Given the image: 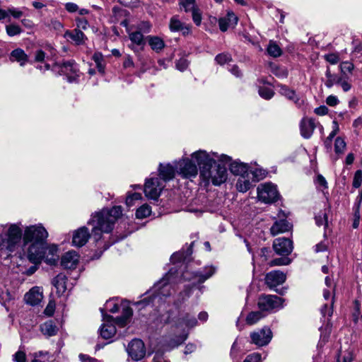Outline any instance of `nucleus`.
Here are the masks:
<instances>
[{"label":"nucleus","mask_w":362,"mask_h":362,"mask_svg":"<svg viewBox=\"0 0 362 362\" xmlns=\"http://www.w3.org/2000/svg\"><path fill=\"white\" fill-rule=\"evenodd\" d=\"M251 341L258 346L267 345L272 339V332L270 328L264 327L250 334Z\"/></svg>","instance_id":"dca6fc26"},{"label":"nucleus","mask_w":362,"mask_h":362,"mask_svg":"<svg viewBox=\"0 0 362 362\" xmlns=\"http://www.w3.org/2000/svg\"><path fill=\"white\" fill-rule=\"evenodd\" d=\"M173 326L175 329H184V328H192L197 324L196 318L189 313L185 314L181 317L173 321ZM187 335L188 334L183 330L182 334L177 336L175 338L165 337L163 339V346H165V349L170 350L177 347L187 339Z\"/></svg>","instance_id":"20e7f679"},{"label":"nucleus","mask_w":362,"mask_h":362,"mask_svg":"<svg viewBox=\"0 0 362 362\" xmlns=\"http://www.w3.org/2000/svg\"><path fill=\"white\" fill-rule=\"evenodd\" d=\"M259 94L262 98L269 100L274 96V92L270 88L260 87L259 88Z\"/></svg>","instance_id":"864d4df0"},{"label":"nucleus","mask_w":362,"mask_h":362,"mask_svg":"<svg viewBox=\"0 0 362 362\" xmlns=\"http://www.w3.org/2000/svg\"><path fill=\"white\" fill-rule=\"evenodd\" d=\"M272 73L279 78H286L288 76V71L286 69L279 66L272 68Z\"/></svg>","instance_id":"052dcab7"},{"label":"nucleus","mask_w":362,"mask_h":362,"mask_svg":"<svg viewBox=\"0 0 362 362\" xmlns=\"http://www.w3.org/2000/svg\"><path fill=\"white\" fill-rule=\"evenodd\" d=\"M362 182V171L361 170H357L354 177L353 186L355 188H358Z\"/></svg>","instance_id":"0e129e2a"},{"label":"nucleus","mask_w":362,"mask_h":362,"mask_svg":"<svg viewBox=\"0 0 362 362\" xmlns=\"http://www.w3.org/2000/svg\"><path fill=\"white\" fill-rule=\"evenodd\" d=\"M249 177L252 182H257L264 177V172L262 169H255L254 170L249 168Z\"/></svg>","instance_id":"8fccbe9b"},{"label":"nucleus","mask_w":362,"mask_h":362,"mask_svg":"<svg viewBox=\"0 0 362 362\" xmlns=\"http://www.w3.org/2000/svg\"><path fill=\"white\" fill-rule=\"evenodd\" d=\"M90 236L88 229L85 226L81 227L74 232L72 243L76 247H82L88 242Z\"/></svg>","instance_id":"412c9836"},{"label":"nucleus","mask_w":362,"mask_h":362,"mask_svg":"<svg viewBox=\"0 0 362 362\" xmlns=\"http://www.w3.org/2000/svg\"><path fill=\"white\" fill-rule=\"evenodd\" d=\"M148 40L151 49L156 52L160 51L165 46L163 40L158 37L148 36Z\"/></svg>","instance_id":"c9c22d12"},{"label":"nucleus","mask_w":362,"mask_h":362,"mask_svg":"<svg viewBox=\"0 0 362 362\" xmlns=\"http://www.w3.org/2000/svg\"><path fill=\"white\" fill-rule=\"evenodd\" d=\"M251 178L246 175L240 176L236 183V188L240 192H245L252 187Z\"/></svg>","instance_id":"72a5a7b5"},{"label":"nucleus","mask_w":362,"mask_h":362,"mask_svg":"<svg viewBox=\"0 0 362 362\" xmlns=\"http://www.w3.org/2000/svg\"><path fill=\"white\" fill-rule=\"evenodd\" d=\"M175 276L173 273V269H170L146 293V297L138 302L137 304L144 306L151 303L153 305H161L175 291Z\"/></svg>","instance_id":"7ed1b4c3"},{"label":"nucleus","mask_w":362,"mask_h":362,"mask_svg":"<svg viewBox=\"0 0 362 362\" xmlns=\"http://www.w3.org/2000/svg\"><path fill=\"white\" fill-rule=\"evenodd\" d=\"M215 60L217 64L224 65L225 64L230 62L232 60V57L230 54L228 53H221L215 57Z\"/></svg>","instance_id":"6e6d98bb"},{"label":"nucleus","mask_w":362,"mask_h":362,"mask_svg":"<svg viewBox=\"0 0 362 362\" xmlns=\"http://www.w3.org/2000/svg\"><path fill=\"white\" fill-rule=\"evenodd\" d=\"M284 301L277 296L267 295L259 298L258 306L262 310H278L284 308Z\"/></svg>","instance_id":"9d476101"},{"label":"nucleus","mask_w":362,"mask_h":362,"mask_svg":"<svg viewBox=\"0 0 362 362\" xmlns=\"http://www.w3.org/2000/svg\"><path fill=\"white\" fill-rule=\"evenodd\" d=\"M243 362H261V355L258 353H252L248 355Z\"/></svg>","instance_id":"774afa93"},{"label":"nucleus","mask_w":362,"mask_h":362,"mask_svg":"<svg viewBox=\"0 0 362 362\" xmlns=\"http://www.w3.org/2000/svg\"><path fill=\"white\" fill-rule=\"evenodd\" d=\"M42 333L47 337H52L57 334V327L55 324L49 320L40 326Z\"/></svg>","instance_id":"f704fd0d"},{"label":"nucleus","mask_w":362,"mask_h":362,"mask_svg":"<svg viewBox=\"0 0 362 362\" xmlns=\"http://www.w3.org/2000/svg\"><path fill=\"white\" fill-rule=\"evenodd\" d=\"M292 225L286 220H279L275 221L272 226L270 230L273 236L277 235L279 233H285L291 230Z\"/></svg>","instance_id":"c85d7f7f"},{"label":"nucleus","mask_w":362,"mask_h":362,"mask_svg":"<svg viewBox=\"0 0 362 362\" xmlns=\"http://www.w3.org/2000/svg\"><path fill=\"white\" fill-rule=\"evenodd\" d=\"M93 59L95 62L98 71L102 74L104 73L105 66L103 64V55L99 52L95 53L93 56Z\"/></svg>","instance_id":"603ef678"},{"label":"nucleus","mask_w":362,"mask_h":362,"mask_svg":"<svg viewBox=\"0 0 362 362\" xmlns=\"http://www.w3.org/2000/svg\"><path fill=\"white\" fill-rule=\"evenodd\" d=\"M5 28L6 34L10 37L18 35L23 32L22 28L16 23L8 24Z\"/></svg>","instance_id":"37998d69"},{"label":"nucleus","mask_w":362,"mask_h":362,"mask_svg":"<svg viewBox=\"0 0 362 362\" xmlns=\"http://www.w3.org/2000/svg\"><path fill=\"white\" fill-rule=\"evenodd\" d=\"M264 317L261 311H255L250 313L246 317V322L250 325L257 323Z\"/></svg>","instance_id":"79ce46f5"},{"label":"nucleus","mask_w":362,"mask_h":362,"mask_svg":"<svg viewBox=\"0 0 362 362\" xmlns=\"http://www.w3.org/2000/svg\"><path fill=\"white\" fill-rule=\"evenodd\" d=\"M158 173L160 179L164 182H168L173 180L177 173L175 165H173L170 163H160L158 167Z\"/></svg>","instance_id":"5701e85b"},{"label":"nucleus","mask_w":362,"mask_h":362,"mask_svg":"<svg viewBox=\"0 0 362 362\" xmlns=\"http://www.w3.org/2000/svg\"><path fill=\"white\" fill-rule=\"evenodd\" d=\"M315 128V122L311 118H303L300 124V134L305 139H309L313 135Z\"/></svg>","instance_id":"393cba45"},{"label":"nucleus","mask_w":362,"mask_h":362,"mask_svg":"<svg viewBox=\"0 0 362 362\" xmlns=\"http://www.w3.org/2000/svg\"><path fill=\"white\" fill-rule=\"evenodd\" d=\"M20 223L0 224V238L6 245V249L13 252L23 234Z\"/></svg>","instance_id":"423d86ee"},{"label":"nucleus","mask_w":362,"mask_h":362,"mask_svg":"<svg viewBox=\"0 0 362 362\" xmlns=\"http://www.w3.org/2000/svg\"><path fill=\"white\" fill-rule=\"evenodd\" d=\"M13 360L16 362H25L26 354L23 350H18L13 356Z\"/></svg>","instance_id":"69168bd1"},{"label":"nucleus","mask_w":362,"mask_h":362,"mask_svg":"<svg viewBox=\"0 0 362 362\" xmlns=\"http://www.w3.org/2000/svg\"><path fill=\"white\" fill-rule=\"evenodd\" d=\"M10 60L17 62L20 66H23L28 62V57L22 49L17 48L11 52Z\"/></svg>","instance_id":"2f4dec72"},{"label":"nucleus","mask_w":362,"mask_h":362,"mask_svg":"<svg viewBox=\"0 0 362 362\" xmlns=\"http://www.w3.org/2000/svg\"><path fill=\"white\" fill-rule=\"evenodd\" d=\"M179 5L186 13L189 12L190 9L198 6L196 0H179Z\"/></svg>","instance_id":"09e8293b"},{"label":"nucleus","mask_w":362,"mask_h":362,"mask_svg":"<svg viewBox=\"0 0 362 362\" xmlns=\"http://www.w3.org/2000/svg\"><path fill=\"white\" fill-rule=\"evenodd\" d=\"M48 236L47 230L42 224L32 225L27 226L24 229L23 242L25 244L28 243H45Z\"/></svg>","instance_id":"6e6552de"},{"label":"nucleus","mask_w":362,"mask_h":362,"mask_svg":"<svg viewBox=\"0 0 362 362\" xmlns=\"http://www.w3.org/2000/svg\"><path fill=\"white\" fill-rule=\"evenodd\" d=\"M45 243H33L28 248L27 257L30 262L34 264H40L43 259L45 252Z\"/></svg>","instance_id":"4468645a"},{"label":"nucleus","mask_w":362,"mask_h":362,"mask_svg":"<svg viewBox=\"0 0 362 362\" xmlns=\"http://www.w3.org/2000/svg\"><path fill=\"white\" fill-rule=\"evenodd\" d=\"M59 72L64 75L69 83L78 82L80 71L78 65L74 61H67L57 64Z\"/></svg>","instance_id":"9b49d317"},{"label":"nucleus","mask_w":362,"mask_h":362,"mask_svg":"<svg viewBox=\"0 0 362 362\" xmlns=\"http://www.w3.org/2000/svg\"><path fill=\"white\" fill-rule=\"evenodd\" d=\"M142 199V196L140 193H128L126 198V205L127 207H132L136 204V202Z\"/></svg>","instance_id":"ea45409f"},{"label":"nucleus","mask_w":362,"mask_h":362,"mask_svg":"<svg viewBox=\"0 0 362 362\" xmlns=\"http://www.w3.org/2000/svg\"><path fill=\"white\" fill-rule=\"evenodd\" d=\"M339 132V126L337 121L332 122V131L330 132L326 140L325 141V145L326 148H331L332 139Z\"/></svg>","instance_id":"e433bc0d"},{"label":"nucleus","mask_w":362,"mask_h":362,"mask_svg":"<svg viewBox=\"0 0 362 362\" xmlns=\"http://www.w3.org/2000/svg\"><path fill=\"white\" fill-rule=\"evenodd\" d=\"M238 21V17L232 11H228L226 16L221 18L218 20L219 28L225 32L230 27H235Z\"/></svg>","instance_id":"b1692460"},{"label":"nucleus","mask_w":362,"mask_h":362,"mask_svg":"<svg viewBox=\"0 0 362 362\" xmlns=\"http://www.w3.org/2000/svg\"><path fill=\"white\" fill-rule=\"evenodd\" d=\"M273 248L281 256H288L293 251V243L289 238H279L274 240Z\"/></svg>","instance_id":"a211bd4d"},{"label":"nucleus","mask_w":362,"mask_h":362,"mask_svg":"<svg viewBox=\"0 0 362 362\" xmlns=\"http://www.w3.org/2000/svg\"><path fill=\"white\" fill-rule=\"evenodd\" d=\"M104 310L115 313L119 310V305L114 300H107L105 305V308L100 309L102 315L104 314Z\"/></svg>","instance_id":"3c124183"},{"label":"nucleus","mask_w":362,"mask_h":362,"mask_svg":"<svg viewBox=\"0 0 362 362\" xmlns=\"http://www.w3.org/2000/svg\"><path fill=\"white\" fill-rule=\"evenodd\" d=\"M129 37L132 43V45L130 46V47L134 52L137 51L135 46L140 47L141 49H143V47L146 45L144 35L140 31L136 30V31H133V32H129Z\"/></svg>","instance_id":"cd10ccee"},{"label":"nucleus","mask_w":362,"mask_h":362,"mask_svg":"<svg viewBox=\"0 0 362 362\" xmlns=\"http://www.w3.org/2000/svg\"><path fill=\"white\" fill-rule=\"evenodd\" d=\"M66 276L63 274H59L52 280V284L57 289V292L61 295L63 294L67 289L66 287Z\"/></svg>","instance_id":"473e14b6"},{"label":"nucleus","mask_w":362,"mask_h":362,"mask_svg":"<svg viewBox=\"0 0 362 362\" xmlns=\"http://www.w3.org/2000/svg\"><path fill=\"white\" fill-rule=\"evenodd\" d=\"M315 223L318 226H325L326 228L328 225L327 212L325 211H321L315 217Z\"/></svg>","instance_id":"de8ad7c7"},{"label":"nucleus","mask_w":362,"mask_h":362,"mask_svg":"<svg viewBox=\"0 0 362 362\" xmlns=\"http://www.w3.org/2000/svg\"><path fill=\"white\" fill-rule=\"evenodd\" d=\"M189 12H192V17L194 23L196 25L199 26L202 23V12L199 6L190 9Z\"/></svg>","instance_id":"49530a36"},{"label":"nucleus","mask_w":362,"mask_h":362,"mask_svg":"<svg viewBox=\"0 0 362 362\" xmlns=\"http://www.w3.org/2000/svg\"><path fill=\"white\" fill-rule=\"evenodd\" d=\"M132 310L129 307L123 309L122 315L117 319H114L112 316L103 314V323L100 327V336L105 339L112 338L116 334V325L119 327H124L129 321L132 315Z\"/></svg>","instance_id":"39448f33"},{"label":"nucleus","mask_w":362,"mask_h":362,"mask_svg":"<svg viewBox=\"0 0 362 362\" xmlns=\"http://www.w3.org/2000/svg\"><path fill=\"white\" fill-rule=\"evenodd\" d=\"M257 197L259 201L266 204L276 202L279 197L276 186L271 182L259 185L257 187Z\"/></svg>","instance_id":"1a4fd4ad"},{"label":"nucleus","mask_w":362,"mask_h":362,"mask_svg":"<svg viewBox=\"0 0 362 362\" xmlns=\"http://www.w3.org/2000/svg\"><path fill=\"white\" fill-rule=\"evenodd\" d=\"M43 299V289L40 286L31 288L24 296L23 300L27 305L37 306Z\"/></svg>","instance_id":"6ab92c4d"},{"label":"nucleus","mask_w":362,"mask_h":362,"mask_svg":"<svg viewBox=\"0 0 362 362\" xmlns=\"http://www.w3.org/2000/svg\"><path fill=\"white\" fill-rule=\"evenodd\" d=\"M192 251L191 247H189L187 249V252L186 253L183 252H177L174 253L170 258V260L173 263H176L178 262H181L182 260H185L188 256H189L192 254Z\"/></svg>","instance_id":"c03bdc74"},{"label":"nucleus","mask_w":362,"mask_h":362,"mask_svg":"<svg viewBox=\"0 0 362 362\" xmlns=\"http://www.w3.org/2000/svg\"><path fill=\"white\" fill-rule=\"evenodd\" d=\"M192 158L197 163L200 177L206 184L211 182L218 186L226 181L228 173L225 165L230 161V156L200 149L192 153Z\"/></svg>","instance_id":"f257e3e1"},{"label":"nucleus","mask_w":362,"mask_h":362,"mask_svg":"<svg viewBox=\"0 0 362 362\" xmlns=\"http://www.w3.org/2000/svg\"><path fill=\"white\" fill-rule=\"evenodd\" d=\"M291 263V259L288 257H281L273 259L270 262V266L288 265Z\"/></svg>","instance_id":"13d9d810"},{"label":"nucleus","mask_w":362,"mask_h":362,"mask_svg":"<svg viewBox=\"0 0 362 362\" xmlns=\"http://www.w3.org/2000/svg\"><path fill=\"white\" fill-rule=\"evenodd\" d=\"M45 252H46L43 258L45 262L49 265H55L59 259V255L57 254L58 247L54 245H52L45 247Z\"/></svg>","instance_id":"bb28decb"},{"label":"nucleus","mask_w":362,"mask_h":362,"mask_svg":"<svg viewBox=\"0 0 362 362\" xmlns=\"http://www.w3.org/2000/svg\"><path fill=\"white\" fill-rule=\"evenodd\" d=\"M325 284L329 289H324L323 297L326 300L331 298V301L329 305H328V304H325V305L321 308V313L323 316H325L326 314L331 316L333 313L335 285L333 284L332 279L329 276H327L325 278Z\"/></svg>","instance_id":"ddd939ff"},{"label":"nucleus","mask_w":362,"mask_h":362,"mask_svg":"<svg viewBox=\"0 0 362 362\" xmlns=\"http://www.w3.org/2000/svg\"><path fill=\"white\" fill-rule=\"evenodd\" d=\"M341 72L344 74L346 73H351L354 69V65L350 62H343L340 66Z\"/></svg>","instance_id":"4d7b16f0"},{"label":"nucleus","mask_w":362,"mask_h":362,"mask_svg":"<svg viewBox=\"0 0 362 362\" xmlns=\"http://www.w3.org/2000/svg\"><path fill=\"white\" fill-rule=\"evenodd\" d=\"M189 66V62L185 58H180L177 62H176V68L180 71H185Z\"/></svg>","instance_id":"e2e57ef3"},{"label":"nucleus","mask_w":362,"mask_h":362,"mask_svg":"<svg viewBox=\"0 0 362 362\" xmlns=\"http://www.w3.org/2000/svg\"><path fill=\"white\" fill-rule=\"evenodd\" d=\"M169 28L172 32L182 31L184 35L189 32V28L185 25V24L180 21L177 16H174L170 18Z\"/></svg>","instance_id":"7c9ffc66"},{"label":"nucleus","mask_w":362,"mask_h":362,"mask_svg":"<svg viewBox=\"0 0 362 362\" xmlns=\"http://www.w3.org/2000/svg\"><path fill=\"white\" fill-rule=\"evenodd\" d=\"M346 148V143L344 140L341 137H337L334 143V151L337 154L344 153Z\"/></svg>","instance_id":"5fc2aeb1"},{"label":"nucleus","mask_w":362,"mask_h":362,"mask_svg":"<svg viewBox=\"0 0 362 362\" xmlns=\"http://www.w3.org/2000/svg\"><path fill=\"white\" fill-rule=\"evenodd\" d=\"M286 279V274L279 270L269 272L265 276V283L270 288H274L282 284Z\"/></svg>","instance_id":"aec40b11"},{"label":"nucleus","mask_w":362,"mask_h":362,"mask_svg":"<svg viewBox=\"0 0 362 362\" xmlns=\"http://www.w3.org/2000/svg\"><path fill=\"white\" fill-rule=\"evenodd\" d=\"M173 164L176 168L177 174L184 179H193L198 175L199 165L192 158V154L190 155V158L182 157L180 160H175Z\"/></svg>","instance_id":"0eeeda50"},{"label":"nucleus","mask_w":362,"mask_h":362,"mask_svg":"<svg viewBox=\"0 0 362 362\" xmlns=\"http://www.w3.org/2000/svg\"><path fill=\"white\" fill-rule=\"evenodd\" d=\"M151 25L148 21L141 22L137 26V31H140L141 33H148L151 31Z\"/></svg>","instance_id":"680f3d73"},{"label":"nucleus","mask_w":362,"mask_h":362,"mask_svg":"<svg viewBox=\"0 0 362 362\" xmlns=\"http://www.w3.org/2000/svg\"><path fill=\"white\" fill-rule=\"evenodd\" d=\"M79 260L78 254L74 251L66 252L61 259V264L65 269H74Z\"/></svg>","instance_id":"4be33fe9"},{"label":"nucleus","mask_w":362,"mask_h":362,"mask_svg":"<svg viewBox=\"0 0 362 362\" xmlns=\"http://www.w3.org/2000/svg\"><path fill=\"white\" fill-rule=\"evenodd\" d=\"M122 209L120 206H115L111 209H103L91 216L88 224L93 226L92 234L93 238L98 241L102 238V233H110L115 221L122 216Z\"/></svg>","instance_id":"f03ea898"},{"label":"nucleus","mask_w":362,"mask_h":362,"mask_svg":"<svg viewBox=\"0 0 362 362\" xmlns=\"http://www.w3.org/2000/svg\"><path fill=\"white\" fill-rule=\"evenodd\" d=\"M324 58L330 64H337L339 62V56L337 53H329L325 54Z\"/></svg>","instance_id":"bf43d9fd"},{"label":"nucleus","mask_w":362,"mask_h":362,"mask_svg":"<svg viewBox=\"0 0 362 362\" xmlns=\"http://www.w3.org/2000/svg\"><path fill=\"white\" fill-rule=\"evenodd\" d=\"M268 54L273 57H278L281 55V49L279 46L274 42L270 41L267 47Z\"/></svg>","instance_id":"a19ab883"},{"label":"nucleus","mask_w":362,"mask_h":362,"mask_svg":"<svg viewBox=\"0 0 362 362\" xmlns=\"http://www.w3.org/2000/svg\"><path fill=\"white\" fill-rule=\"evenodd\" d=\"M164 187L158 177H150L146 180L144 191L146 197L157 200Z\"/></svg>","instance_id":"f8f14e48"},{"label":"nucleus","mask_w":362,"mask_h":362,"mask_svg":"<svg viewBox=\"0 0 362 362\" xmlns=\"http://www.w3.org/2000/svg\"><path fill=\"white\" fill-rule=\"evenodd\" d=\"M216 269L214 266H207L202 271L197 273H190L188 271L182 274V278L187 281L197 279L199 284L204 283L208 279L211 278L216 272Z\"/></svg>","instance_id":"2eb2a0df"},{"label":"nucleus","mask_w":362,"mask_h":362,"mask_svg":"<svg viewBox=\"0 0 362 362\" xmlns=\"http://www.w3.org/2000/svg\"><path fill=\"white\" fill-rule=\"evenodd\" d=\"M65 37L71 40L76 45H83L86 39L84 33L79 29L67 30L65 33Z\"/></svg>","instance_id":"c756f323"},{"label":"nucleus","mask_w":362,"mask_h":362,"mask_svg":"<svg viewBox=\"0 0 362 362\" xmlns=\"http://www.w3.org/2000/svg\"><path fill=\"white\" fill-rule=\"evenodd\" d=\"M8 13L12 16L14 18L18 19L23 15L22 11L15 7H10L8 8Z\"/></svg>","instance_id":"338daca9"},{"label":"nucleus","mask_w":362,"mask_h":362,"mask_svg":"<svg viewBox=\"0 0 362 362\" xmlns=\"http://www.w3.org/2000/svg\"><path fill=\"white\" fill-rule=\"evenodd\" d=\"M151 214V208L147 204L141 206L136 211V217L139 219L145 218Z\"/></svg>","instance_id":"58836bf2"},{"label":"nucleus","mask_w":362,"mask_h":362,"mask_svg":"<svg viewBox=\"0 0 362 362\" xmlns=\"http://www.w3.org/2000/svg\"><path fill=\"white\" fill-rule=\"evenodd\" d=\"M280 93L286 97L288 99L296 103L297 97L294 90L289 89L287 86L281 85L280 86Z\"/></svg>","instance_id":"a18cd8bd"},{"label":"nucleus","mask_w":362,"mask_h":362,"mask_svg":"<svg viewBox=\"0 0 362 362\" xmlns=\"http://www.w3.org/2000/svg\"><path fill=\"white\" fill-rule=\"evenodd\" d=\"M339 132V126L337 121L332 122V131L330 132L326 140L325 141V145L326 148H331L332 139Z\"/></svg>","instance_id":"4c0bfd02"},{"label":"nucleus","mask_w":362,"mask_h":362,"mask_svg":"<svg viewBox=\"0 0 362 362\" xmlns=\"http://www.w3.org/2000/svg\"><path fill=\"white\" fill-rule=\"evenodd\" d=\"M230 166V172L236 175H245L249 176V168L250 166L244 163H241L239 161H233L231 160L228 163Z\"/></svg>","instance_id":"a878e982"},{"label":"nucleus","mask_w":362,"mask_h":362,"mask_svg":"<svg viewBox=\"0 0 362 362\" xmlns=\"http://www.w3.org/2000/svg\"><path fill=\"white\" fill-rule=\"evenodd\" d=\"M127 350L132 359L136 361H140L146 355L144 343L139 339H133L129 343Z\"/></svg>","instance_id":"f3484780"}]
</instances>
